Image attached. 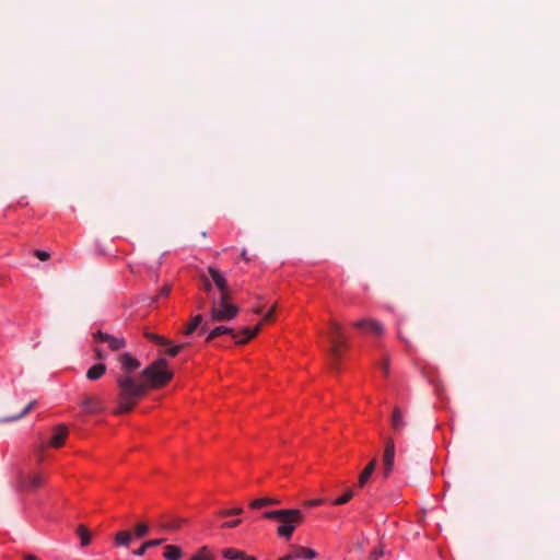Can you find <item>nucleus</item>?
Wrapping results in <instances>:
<instances>
[{"label":"nucleus","instance_id":"obj_1","mask_svg":"<svg viewBox=\"0 0 560 560\" xmlns=\"http://www.w3.org/2000/svg\"><path fill=\"white\" fill-rule=\"evenodd\" d=\"M117 360L120 364V373L116 375L117 408L113 411L114 415L128 413L145 396L149 387H163L173 377V372L167 369V361L165 359H159L144 368L141 372L142 382L133 376V373L141 365L137 358L125 352L119 354Z\"/></svg>","mask_w":560,"mask_h":560},{"label":"nucleus","instance_id":"obj_2","mask_svg":"<svg viewBox=\"0 0 560 560\" xmlns=\"http://www.w3.org/2000/svg\"><path fill=\"white\" fill-rule=\"evenodd\" d=\"M262 517L267 520H277L280 525L277 528L279 537L289 540L294 533L296 526L303 523L304 516L302 511L298 509H283L276 511H266Z\"/></svg>","mask_w":560,"mask_h":560},{"label":"nucleus","instance_id":"obj_3","mask_svg":"<svg viewBox=\"0 0 560 560\" xmlns=\"http://www.w3.org/2000/svg\"><path fill=\"white\" fill-rule=\"evenodd\" d=\"M231 295L212 299L210 315L212 322H229L236 317L238 307L230 303Z\"/></svg>","mask_w":560,"mask_h":560},{"label":"nucleus","instance_id":"obj_4","mask_svg":"<svg viewBox=\"0 0 560 560\" xmlns=\"http://www.w3.org/2000/svg\"><path fill=\"white\" fill-rule=\"evenodd\" d=\"M44 482L45 476L43 472H26L22 469H18L13 487L18 492H33L39 489Z\"/></svg>","mask_w":560,"mask_h":560},{"label":"nucleus","instance_id":"obj_5","mask_svg":"<svg viewBox=\"0 0 560 560\" xmlns=\"http://www.w3.org/2000/svg\"><path fill=\"white\" fill-rule=\"evenodd\" d=\"M330 326H331V336H330L331 347H330L329 353L332 359V365L336 366L337 362L341 358V348L346 347V342L343 340V332H342L341 325L336 322H332L330 324Z\"/></svg>","mask_w":560,"mask_h":560},{"label":"nucleus","instance_id":"obj_6","mask_svg":"<svg viewBox=\"0 0 560 560\" xmlns=\"http://www.w3.org/2000/svg\"><path fill=\"white\" fill-rule=\"evenodd\" d=\"M80 406L88 415L100 413L105 409L103 399L96 395L85 396L81 400Z\"/></svg>","mask_w":560,"mask_h":560},{"label":"nucleus","instance_id":"obj_7","mask_svg":"<svg viewBox=\"0 0 560 560\" xmlns=\"http://www.w3.org/2000/svg\"><path fill=\"white\" fill-rule=\"evenodd\" d=\"M94 339L96 341L106 342L112 351H119L124 349L127 345L125 338L115 337L109 334L97 331L94 334Z\"/></svg>","mask_w":560,"mask_h":560},{"label":"nucleus","instance_id":"obj_8","mask_svg":"<svg viewBox=\"0 0 560 560\" xmlns=\"http://www.w3.org/2000/svg\"><path fill=\"white\" fill-rule=\"evenodd\" d=\"M208 272H209L213 283L219 289L220 296L231 295V291L229 289L228 281L223 277V275L218 269H215L213 267H209Z\"/></svg>","mask_w":560,"mask_h":560},{"label":"nucleus","instance_id":"obj_9","mask_svg":"<svg viewBox=\"0 0 560 560\" xmlns=\"http://www.w3.org/2000/svg\"><path fill=\"white\" fill-rule=\"evenodd\" d=\"M395 458V443L392 438H388L385 443V451L383 456L385 476H388L394 467Z\"/></svg>","mask_w":560,"mask_h":560},{"label":"nucleus","instance_id":"obj_10","mask_svg":"<svg viewBox=\"0 0 560 560\" xmlns=\"http://www.w3.org/2000/svg\"><path fill=\"white\" fill-rule=\"evenodd\" d=\"M68 436V428L65 424H59L54 429V433L48 442L51 447H61Z\"/></svg>","mask_w":560,"mask_h":560},{"label":"nucleus","instance_id":"obj_11","mask_svg":"<svg viewBox=\"0 0 560 560\" xmlns=\"http://www.w3.org/2000/svg\"><path fill=\"white\" fill-rule=\"evenodd\" d=\"M359 329H368L375 335H383L384 329L382 325L374 319H360L353 324Z\"/></svg>","mask_w":560,"mask_h":560},{"label":"nucleus","instance_id":"obj_12","mask_svg":"<svg viewBox=\"0 0 560 560\" xmlns=\"http://www.w3.org/2000/svg\"><path fill=\"white\" fill-rule=\"evenodd\" d=\"M377 465V460L374 458L372 459L366 467L363 469V471L359 476L358 486L360 488H363L365 483L369 481L370 477L374 472Z\"/></svg>","mask_w":560,"mask_h":560},{"label":"nucleus","instance_id":"obj_13","mask_svg":"<svg viewBox=\"0 0 560 560\" xmlns=\"http://www.w3.org/2000/svg\"><path fill=\"white\" fill-rule=\"evenodd\" d=\"M392 427L394 431L397 433H399L406 427V421L404 419L402 412L398 407L394 408L392 416Z\"/></svg>","mask_w":560,"mask_h":560},{"label":"nucleus","instance_id":"obj_14","mask_svg":"<svg viewBox=\"0 0 560 560\" xmlns=\"http://www.w3.org/2000/svg\"><path fill=\"white\" fill-rule=\"evenodd\" d=\"M280 502L281 501L278 498L266 497V498H259V499L253 500L249 503V506L252 509H261V508L269 506V505H278V504H280Z\"/></svg>","mask_w":560,"mask_h":560},{"label":"nucleus","instance_id":"obj_15","mask_svg":"<svg viewBox=\"0 0 560 560\" xmlns=\"http://www.w3.org/2000/svg\"><path fill=\"white\" fill-rule=\"evenodd\" d=\"M105 373L106 365L104 363H97L86 371V378L90 381H96L100 380Z\"/></svg>","mask_w":560,"mask_h":560},{"label":"nucleus","instance_id":"obj_16","mask_svg":"<svg viewBox=\"0 0 560 560\" xmlns=\"http://www.w3.org/2000/svg\"><path fill=\"white\" fill-rule=\"evenodd\" d=\"M224 334L231 335L233 338H236V334L232 328L226 326H218L209 332V335L206 338V341L211 342L213 339Z\"/></svg>","mask_w":560,"mask_h":560},{"label":"nucleus","instance_id":"obj_17","mask_svg":"<svg viewBox=\"0 0 560 560\" xmlns=\"http://www.w3.org/2000/svg\"><path fill=\"white\" fill-rule=\"evenodd\" d=\"M35 406H36V400H32L26 405V407L20 413L15 415V416H11V417L1 418L0 423L18 421V420L22 419L23 417H25L28 412H31Z\"/></svg>","mask_w":560,"mask_h":560},{"label":"nucleus","instance_id":"obj_18","mask_svg":"<svg viewBox=\"0 0 560 560\" xmlns=\"http://www.w3.org/2000/svg\"><path fill=\"white\" fill-rule=\"evenodd\" d=\"M132 540V534L129 530H120L115 535L114 542L116 546L128 547Z\"/></svg>","mask_w":560,"mask_h":560},{"label":"nucleus","instance_id":"obj_19","mask_svg":"<svg viewBox=\"0 0 560 560\" xmlns=\"http://www.w3.org/2000/svg\"><path fill=\"white\" fill-rule=\"evenodd\" d=\"M203 317L202 315H196L191 318L190 324L185 329L186 335L192 334L199 326H201L200 330L205 331L208 328V324L202 325Z\"/></svg>","mask_w":560,"mask_h":560},{"label":"nucleus","instance_id":"obj_20","mask_svg":"<svg viewBox=\"0 0 560 560\" xmlns=\"http://www.w3.org/2000/svg\"><path fill=\"white\" fill-rule=\"evenodd\" d=\"M260 329H261V323L258 324L255 328H244L242 330V334L244 335V338L237 339L236 343L237 345L246 343L248 340L254 338L260 331Z\"/></svg>","mask_w":560,"mask_h":560},{"label":"nucleus","instance_id":"obj_21","mask_svg":"<svg viewBox=\"0 0 560 560\" xmlns=\"http://www.w3.org/2000/svg\"><path fill=\"white\" fill-rule=\"evenodd\" d=\"M163 556L166 560H178L182 558L183 552L179 547L174 546V545H168L165 547Z\"/></svg>","mask_w":560,"mask_h":560},{"label":"nucleus","instance_id":"obj_22","mask_svg":"<svg viewBox=\"0 0 560 560\" xmlns=\"http://www.w3.org/2000/svg\"><path fill=\"white\" fill-rule=\"evenodd\" d=\"M163 541H164V539H162V538L148 540V541L143 542L140 548L133 550V555H136L138 557H142L149 548L160 546L161 544H163Z\"/></svg>","mask_w":560,"mask_h":560},{"label":"nucleus","instance_id":"obj_23","mask_svg":"<svg viewBox=\"0 0 560 560\" xmlns=\"http://www.w3.org/2000/svg\"><path fill=\"white\" fill-rule=\"evenodd\" d=\"M77 534L80 537L82 547H86L88 545H90L92 535L91 532L86 528V526L82 524L79 525L77 527Z\"/></svg>","mask_w":560,"mask_h":560},{"label":"nucleus","instance_id":"obj_24","mask_svg":"<svg viewBox=\"0 0 560 560\" xmlns=\"http://www.w3.org/2000/svg\"><path fill=\"white\" fill-rule=\"evenodd\" d=\"M144 337L153 342L161 345V346H170L171 345V341L167 340L166 338L159 336L156 334L150 332V331H145Z\"/></svg>","mask_w":560,"mask_h":560},{"label":"nucleus","instance_id":"obj_25","mask_svg":"<svg viewBox=\"0 0 560 560\" xmlns=\"http://www.w3.org/2000/svg\"><path fill=\"white\" fill-rule=\"evenodd\" d=\"M222 555L224 558H226L229 560H236V559L240 560L244 553L237 549L228 548V549L222 550Z\"/></svg>","mask_w":560,"mask_h":560},{"label":"nucleus","instance_id":"obj_26","mask_svg":"<svg viewBox=\"0 0 560 560\" xmlns=\"http://www.w3.org/2000/svg\"><path fill=\"white\" fill-rule=\"evenodd\" d=\"M353 495H354L353 490L349 488V489L346 490V492L341 497L337 498L332 502V504H335V505L346 504V503H348L353 498Z\"/></svg>","mask_w":560,"mask_h":560},{"label":"nucleus","instance_id":"obj_27","mask_svg":"<svg viewBox=\"0 0 560 560\" xmlns=\"http://www.w3.org/2000/svg\"><path fill=\"white\" fill-rule=\"evenodd\" d=\"M296 548H298L299 559L300 558L314 559L317 556L316 551L313 549L302 547V546H296Z\"/></svg>","mask_w":560,"mask_h":560},{"label":"nucleus","instance_id":"obj_28","mask_svg":"<svg viewBox=\"0 0 560 560\" xmlns=\"http://www.w3.org/2000/svg\"><path fill=\"white\" fill-rule=\"evenodd\" d=\"M190 560H213L209 553L208 548L205 546L198 552H196Z\"/></svg>","mask_w":560,"mask_h":560},{"label":"nucleus","instance_id":"obj_29","mask_svg":"<svg viewBox=\"0 0 560 560\" xmlns=\"http://www.w3.org/2000/svg\"><path fill=\"white\" fill-rule=\"evenodd\" d=\"M149 533V526L145 523H138L135 526V537L142 538Z\"/></svg>","mask_w":560,"mask_h":560},{"label":"nucleus","instance_id":"obj_30","mask_svg":"<svg viewBox=\"0 0 560 560\" xmlns=\"http://www.w3.org/2000/svg\"><path fill=\"white\" fill-rule=\"evenodd\" d=\"M242 513H243L242 508H234V509L223 510V511L219 512V515L222 517H226V516L240 515Z\"/></svg>","mask_w":560,"mask_h":560},{"label":"nucleus","instance_id":"obj_31","mask_svg":"<svg viewBox=\"0 0 560 560\" xmlns=\"http://www.w3.org/2000/svg\"><path fill=\"white\" fill-rule=\"evenodd\" d=\"M186 345H178V346H172V343L168 347L167 349V352L171 357H175L179 353V351L185 347Z\"/></svg>","mask_w":560,"mask_h":560},{"label":"nucleus","instance_id":"obj_32","mask_svg":"<svg viewBox=\"0 0 560 560\" xmlns=\"http://www.w3.org/2000/svg\"><path fill=\"white\" fill-rule=\"evenodd\" d=\"M299 559L298 548L296 546L293 547L292 551L285 555L284 557L278 559V560H295Z\"/></svg>","mask_w":560,"mask_h":560},{"label":"nucleus","instance_id":"obj_33","mask_svg":"<svg viewBox=\"0 0 560 560\" xmlns=\"http://www.w3.org/2000/svg\"><path fill=\"white\" fill-rule=\"evenodd\" d=\"M384 556V550L382 547H378V548H375L371 553H370V559L371 560H378L381 557Z\"/></svg>","mask_w":560,"mask_h":560},{"label":"nucleus","instance_id":"obj_34","mask_svg":"<svg viewBox=\"0 0 560 560\" xmlns=\"http://www.w3.org/2000/svg\"><path fill=\"white\" fill-rule=\"evenodd\" d=\"M201 280H202V288H203V290L208 294H210L211 291H212V284H211L210 280L207 277H205V276L201 277Z\"/></svg>","mask_w":560,"mask_h":560},{"label":"nucleus","instance_id":"obj_35","mask_svg":"<svg viewBox=\"0 0 560 560\" xmlns=\"http://www.w3.org/2000/svg\"><path fill=\"white\" fill-rule=\"evenodd\" d=\"M161 526L163 529L175 530L179 527V522H166L163 523Z\"/></svg>","mask_w":560,"mask_h":560},{"label":"nucleus","instance_id":"obj_36","mask_svg":"<svg viewBox=\"0 0 560 560\" xmlns=\"http://www.w3.org/2000/svg\"><path fill=\"white\" fill-rule=\"evenodd\" d=\"M324 503V499H314V500H307L304 502V505L306 508H314V506H318L320 504Z\"/></svg>","mask_w":560,"mask_h":560},{"label":"nucleus","instance_id":"obj_37","mask_svg":"<svg viewBox=\"0 0 560 560\" xmlns=\"http://www.w3.org/2000/svg\"><path fill=\"white\" fill-rule=\"evenodd\" d=\"M34 255L42 261H45V260L49 259V257H50V254L45 250H35Z\"/></svg>","mask_w":560,"mask_h":560},{"label":"nucleus","instance_id":"obj_38","mask_svg":"<svg viewBox=\"0 0 560 560\" xmlns=\"http://www.w3.org/2000/svg\"><path fill=\"white\" fill-rule=\"evenodd\" d=\"M241 524V520H233L222 524L223 528H234Z\"/></svg>","mask_w":560,"mask_h":560},{"label":"nucleus","instance_id":"obj_39","mask_svg":"<svg viewBox=\"0 0 560 560\" xmlns=\"http://www.w3.org/2000/svg\"><path fill=\"white\" fill-rule=\"evenodd\" d=\"M170 292H171V288H170V287H167V285H165V287H163V288L160 290L159 295H160V296H166V295H168V293H170Z\"/></svg>","mask_w":560,"mask_h":560},{"label":"nucleus","instance_id":"obj_40","mask_svg":"<svg viewBox=\"0 0 560 560\" xmlns=\"http://www.w3.org/2000/svg\"><path fill=\"white\" fill-rule=\"evenodd\" d=\"M275 313V306L271 307V310L265 315L262 322H268L272 318Z\"/></svg>","mask_w":560,"mask_h":560},{"label":"nucleus","instance_id":"obj_41","mask_svg":"<svg viewBox=\"0 0 560 560\" xmlns=\"http://www.w3.org/2000/svg\"><path fill=\"white\" fill-rule=\"evenodd\" d=\"M95 357L98 360H103V359H105V353L100 349H95Z\"/></svg>","mask_w":560,"mask_h":560},{"label":"nucleus","instance_id":"obj_42","mask_svg":"<svg viewBox=\"0 0 560 560\" xmlns=\"http://www.w3.org/2000/svg\"><path fill=\"white\" fill-rule=\"evenodd\" d=\"M381 369L383 370L384 374L387 375V372H388V361L385 360L382 364H381Z\"/></svg>","mask_w":560,"mask_h":560},{"label":"nucleus","instance_id":"obj_43","mask_svg":"<svg viewBox=\"0 0 560 560\" xmlns=\"http://www.w3.org/2000/svg\"><path fill=\"white\" fill-rule=\"evenodd\" d=\"M240 560H257L255 557H252V556H242V558Z\"/></svg>","mask_w":560,"mask_h":560},{"label":"nucleus","instance_id":"obj_44","mask_svg":"<svg viewBox=\"0 0 560 560\" xmlns=\"http://www.w3.org/2000/svg\"><path fill=\"white\" fill-rule=\"evenodd\" d=\"M24 559L25 560H37V558L33 555H27Z\"/></svg>","mask_w":560,"mask_h":560},{"label":"nucleus","instance_id":"obj_45","mask_svg":"<svg viewBox=\"0 0 560 560\" xmlns=\"http://www.w3.org/2000/svg\"><path fill=\"white\" fill-rule=\"evenodd\" d=\"M262 311H264V308H262V307H256V308L254 310V312H255L256 314H261V313H262Z\"/></svg>","mask_w":560,"mask_h":560},{"label":"nucleus","instance_id":"obj_46","mask_svg":"<svg viewBox=\"0 0 560 560\" xmlns=\"http://www.w3.org/2000/svg\"><path fill=\"white\" fill-rule=\"evenodd\" d=\"M242 258H243L244 260H248V258H247V253H246V250H245V249L242 252Z\"/></svg>","mask_w":560,"mask_h":560},{"label":"nucleus","instance_id":"obj_47","mask_svg":"<svg viewBox=\"0 0 560 560\" xmlns=\"http://www.w3.org/2000/svg\"><path fill=\"white\" fill-rule=\"evenodd\" d=\"M198 307H199V308H202V307H203V303H202V302H201V303H199Z\"/></svg>","mask_w":560,"mask_h":560}]
</instances>
